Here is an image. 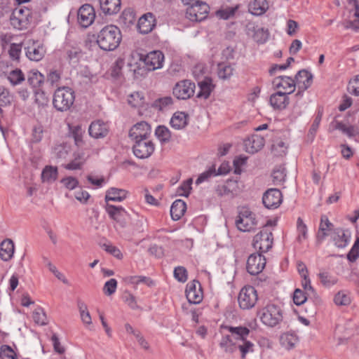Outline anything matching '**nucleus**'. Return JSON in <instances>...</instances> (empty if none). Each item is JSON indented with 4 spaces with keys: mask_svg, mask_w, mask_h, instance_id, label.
<instances>
[{
    "mask_svg": "<svg viewBox=\"0 0 359 359\" xmlns=\"http://www.w3.org/2000/svg\"><path fill=\"white\" fill-rule=\"evenodd\" d=\"M222 328L227 330L231 335L222 337L219 346L224 352L233 353L236 349L241 352V359H245L246 355L254 351V344L247 339L250 334V330L246 327L238 326H222Z\"/></svg>",
    "mask_w": 359,
    "mask_h": 359,
    "instance_id": "obj_1",
    "label": "nucleus"
},
{
    "mask_svg": "<svg viewBox=\"0 0 359 359\" xmlns=\"http://www.w3.org/2000/svg\"><path fill=\"white\" fill-rule=\"evenodd\" d=\"M122 39L121 30L117 26L110 25L104 27L97 34L96 42L105 51L116 49Z\"/></svg>",
    "mask_w": 359,
    "mask_h": 359,
    "instance_id": "obj_2",
    "label": "nucleus"
},
{
    "mask_svg": "<svg viewBox=\"0 0 359 359\" xmlns=\"http://www.w3.org/2000/svg\"><path fill=\"white\" fill-rule=\"evenodd\" d=\"M188 6L186 11L187 18L193 22H201L208 17L210 7L208 4L200 0H182Z\"/></svg>",
    "mask_w": 359,
    "mask_h": 359,
    "instance_id": "obj_3",
    "label": "nucleus"
},
{
    "mask_svg": "<svg viewBox=\"0 0 359 359\" xmlns=\"http://www.w3.org/2000/svg\"><path fill=\"white\" fill-rule=\"evenodd\" d=\"M75 100L74 91L69 87H60L55 90L53 104L60 111H66L73 105Z\"/></svg>",
    "mask_w": 359,
    "mask_h": 359,
    "instance_id": "obj_4",
    "label": "nucleus"
},
{
    "mask_svg": "<svg viewBox=\"0 0 359 359\" xmlns=\"http://www.w3.org/2000/svg\"><path fill=\"white\" fill-rule=\"evenodd\" d=\"M262 322L269 327L277 325L283 320L281 309L274 304H269L259 313Z\"/></svg>",
    "mask_w": 359,
    "mask_h": 359,
    "instance_id": "obj_5",
    "label": "nucleus"
},
{
    "mask_svg": "<svg viewBox=\"0 0 359 359\" xmlns=\"http://www.w3.org/2000/svg\"><path fill=\"white\" fill-rule=\"evenodd\" d=\"M236 225L241 231H250L257 225L255 215L248 208L243 207L238 212Z\"/></svg>",
    "mask_w": 359,
    "mask_h": 359,
    "instance_id": "obj_6",
    "label": "nucleus"
},
{
    "mask_svg": "<svg viewBox=\"0 0 359 359\" xmlns=\"http://www.w3.org/2000/svg\"><path fill=\"white\" fill-rule=\"evenodd\" d=\"M273 237L271 231L263 228L253 239L252 245L255 250H259V253L268 252L273 245Z\"/></svg>",
    "mask_w": 359,
    "mask_h": 359,
    "instance_id": "obj_7",
    "label": "nucleus"
},
{
    "mask_svg": "<svg viewBox=\"0 0 359 359\" xmlns=\"http://www.w3.org/2000/svg\"><path fill=\"white\" fill-rule=\"evenodd\" d=\"M258 299L257 290L252 286L243 287L238 294V302L241 309H250L255 306Z\"/></svg>",
    "mask_w": 359,
    "mask_h": 359,
    "instance_id": "obj_8",
    "label": "nucleus"
},
{
    "mask_svg": "<svg viewBox=\"0 0 359 359\" xmlns=\"http://www.w3.org/2000/svg\"><path fill=\"white\" fill-rule=\"evenodd\" d=\"M31 11L27 8H15L10 18L11 25L13 28L22 30L27 29L29 23Z\"/></svg>",
    "mask_w": 359,
    "mask_h": 359,
    "instance_id": "obj_9",
    "label": "nucleus"
},
{
    "mask_svg": "<svg viewBox=\"0 0 359 359\" xmlns=\"http://www.w3.org/2000/svg\"><path fill=\"white\" fill-rule=\"evenodd\" d=\"M155 150V145L150 139L134 140L133 152L134 155L140 159L147 158L151 156Z\"/></svg>",
    "mask_w": 359,
    "mask_h": 359,
    "instance_id": "obj_10",
    "label": "nucleus"
},
{
    "mask_svg": "<svg viewBox=\"0 0 359 359\" xmlns=\"http://www.w3.org/2000/svg\"><path fill=\"white\" fill-rule=\"evenodd\" d=\"M24 49L27 57L32 61H40L46 54L44 46L39 41L29 40Z\"/></svg>",
    "mask_w": 359,
    "mask_h": 359,
    "instance_id": "obj_11",
    "label": "nucleus"
},
{
    "mask_svg": "<svg viewBox=\"0 0 359 359\" xmlns=\"http://www.w3.org/2000/svg\"><path fill=\"white\" fill-rule=\"evenodd\" d=\"M196 86L190 80H182L177 82L173 88V95L177 99L187 100L194 93Z\"/></svg>",
    "mask_w": 359,
    "mask_h": 359,
    "instance_id": "obj_12",
    "label": "nucleus"
},
{
    "mask_svg": "<svg viewBox=\"0 0 359 359\" xmlns=\"http://www.w3.org/2000/svg\"><path fill=\"white\" fill-rule=\"evenodd\" d=\"M95 18V9L91 5L86 4L79 8L77 13V20L81 27H88L93 24Z\"/></svg>",
    "mask_w": 359,
    "mask_h": 359,
    "instance_id": "obj_13",
    "label": "nucleus"
},
{
    "mask_svg": "<svg viewBox=\"0 0 359 359\" xmlns=\"http://www.w3.org/2000/svg\"><path fill=\"white\" fill-rule=\"evenodd\" d=\"M262 203L268 209H276L282 203V194L276 188H271L266 191L262 196Z\"/></svg>",
    "mask_w": 359,
    "mask_h": 359,
    "instance_id": "obj_14",
    "label": "nucleus"
},
{
    "mask_svg": "<svg viewBox=\"0 0 359 359\" xmlns=\"http://www.w3.org/2000/svg\"><path fill=\"white\" fill-rule=\"evenodd\" d=\"M151 126L145 121H141L134 125L129 131V137L133 140L150 139Z\"/></svg>",
    "mask_w": 359,
    "mask_h": 359,
    "instance_id": "obj_15",
    "label": "nucleus"
},
{
    "mask_svg": "<svg viewBox=\"0 0 359 359\" xmlns=\"http://www.w3.org/2000/svg\"><path fill=\"white\" fill-rule=\"evenodd\" d=\"M266 265V259L261 253L252 254L247 260V271L251 275H257Z\"/></svg>",
    "mask_w": 359,
    "mask_h": 359,
    "instance_id": "obj_16",
    "label": "nucleus"
},
{
    "mask_svg": "<svg viewBox=\"0 0 359 359\" xmlns=\"http://www.w3.org/2000/svg\"><path fill=\"white\" fill-rule=\"evenodd\" d=\"M104 209L109 217L115 221L121 228L126 226L127 222L124 216L128 215V212L123 207L106 203Z\"/></svg>",
    "mask_w": 359,
    "mask_h": 359,
    "instance_id": "obj_17",
    "label": "nucleus"
},
{
    "mask_svg": "<svg viewBox=\"0 0 359 359\" xmlns=\"http://www.w3.org/2000/svg\"><path fill=\"white\" fill-rule=\"evenodd\" d=\"M186 297L190 304H197L203 300V292L198 281L193 280L187 285Z\"/></svg>",
    "mask_w": 359,
    "mask_h": 359,
    "instance_id": "obj_18",
    "label": "nucleus"
},
{
    "mask_svg": "<svg viewBox=\"0 0 359 359\" xmlns=\"http://www.w3.org/2000/svg\"><path fill=\"white\" fill-rule=\"evenodd\" d=\"M164 55L159 50H154L149 53L143 59V61L149 71L160 69L163 66Z\"/></svg>",
    "mask_w": 359,
    "mask_h": 359,
    "instance_id": "obj_19",
    "label": "nucleus"
},
{
    "mask_svg": "<svg viewBox=\"0 0 359 359\" xmlns=\"http://www.w3.org/2000/svg\"><path fill=\"white\" fill-rule=\"evenodd\" d=\"M294 80L295 86L297 85L299 89L296 95H301L300 90L304 91L311 86L313 82V75L307 70L302 69L298 72L295 76V79Z\"/></svg>",
    "mask_w": 359,
    "mask_h": 359,
    "instance_id": "obj_20",
    "label": "nucleus"
},
{
    "mask_svg": "<svg viewBox=\"0 0 359 359\" xmlns=\"http://www.w3.org/2000/svg\"><path fill=\"white\" fill-rule=\"evenodd\" d=\"M273 85L276 88H282L287 95L292 93L295 90V82L293 79L287 76L276 77L273 81Z\"/></svg>",
    "mask_w": 359,
    "mask_h": 359,
    "instance_id": "obj_21",
    "label": "nucleus"
},
{
    "mask_svg": "<svg viewBox=\"0 0 359 359\" xmlns=\"http://www.w3.org/2000/svg\"><path fill=\"white\" fill-rule=\"evenodd\" d=\"M264 145V139L258 135H252L244 141L245 151L255 154L259 151Z\"/></svg>",
    "mask_w": 359,
    "mask_h": 359,
    "instance_id": "obj_22",
    "label": "nucleus"
},
{
    "mask_svg": "<svg viewBox=\"0 0 359 359\" xmlns=\"http://www.w3.org/2000/svg\"><path fill=\"white\" fill-rule=\"evenodd\" d=\"M89 135L96 139L106 137L109 133L107 123L100 120L91 123L88 128Z\"/></svg>",
    "mask_w": 359,
    "mask_h": 359,
    "instance_id": "obj_23",
    "label": "nucleus"
},
{
    "mask_svg": "<svg viewBox=\"0 0 359 359\" xmlns=\"http://www.w3.org/2000/svg\"><path fill=\"white\" fill-rule=\"evenodd\" d=\"M138 29L142 34H148L156 26V18L153 13H147L140 18L138 20Z\"/></svg>",
    "mask_w": 359,
    "mask_h": 359,
    "instance_id": "obj_24",
    "label": "nucleus"
},
{
    "mask_svg": "<svg viewBox=\"0 0 359 359\" xmlns=\"http://www.w3.org/2000/svg\"><path fill=\"white\" fill-rule=\"evenodd\" d=\"M271 105L276 109H284L289 104V98L287 93L278 91L270 97Z\"/></svg>",
    "mask_w": 359,
    "mask_h": 359,
    "instance_id": "obj_25",
    "label": "nucleus"
},
{
    "mask_svg": "<svg viewBox=\"0 0 359 359\" xmlns=\"http://www.w3.org/2000/svg\"><path fill=\"white\" fill-rule=\"evenodd\" d=\"M100 9L106 15L118 13L121 8V0H99Z\"/></svg>",
    "mask_w": 359,
    "mask_h": 359,
    "instance_id": "obj_26",
    "label": "nucleus"
},
{
    "mask_svg": "<svg viewBox=\"0 0 359 359\" xmlns=\"http://www.w3.org/2000/svg\"><path fill=\"white\" fill-rule=\"evenodd\" d=\"M128 194V192L125 189L111 187L106 192L104 198L106 203L109 201L121 202L127 198Z\"/></svg>",
    "mask_w": 359,
    "mask_h": 359,
    "instance_id": "obj_27",
    "label": "nucleus"
},
{
    "mask_svg": "<svg viewBox=\"0 0 359 359\" xmlns=\"http://www.w3.org/2000/svg\"><path fill=\"white\" fill-rule=\"evenodd\" d=\"M187 209L186 203L182 200L175 201L170 208V215L173 220H179L184 214Z\"/></svg>",
    "mask_w": 359,
    "mask_h": 359,
    "instance_id": "obj_28",
    "label": "nucleus"
},
{
    "mask_svg": "<svg viewBox=\"0 0 359 359\" xmlns=\"http://www.w3.org/2000/svg\"><path fill=\"white\" fill-rule=\"evenodd\" d=\"M268 8L269 4L266 0H251L249 4V11L255 15L264 14Z\"/></svg>",
    "mask_w": 359,
    "mask_h": 359,
    "instance_id": "obj_29",
    "label": "nucleus"
},
{
    "mask_svg": "<svg viewBox=\"0 0 359 359\" xmlns=\"http://www.w3.org/2000/svg\"><path fill=\"white\" fill-rule=\"evenodd\" d=\"M14 253V243L11 240H5L1 243L0 257L4 261L10 260Z\"/></svg>",
    "mask_w": 359,
    "mask_h": 359,
    "instance_id": "obj_30",
    "label": "nucleus"
},
{
    "mask_svg": "<svg viewBox=\"0 0 359 359\" xmlns=\"http://www.w3.org/2000/svg\"><path fill=\"white\" fill-rule=\"evenodd\" d=\"M170 125L176 130L184 128L187 125V114L182 111L175 112L170 120Z\"/></svg>",
    "mask_w": 359,
    "mask_h": 359,
    "instance_id": "obj_31",
    "label": "nucleus"
},
{
    "mask_svg": "<svg viewBox=\"0 0 359 359\" xmlns=\"http://www.w3.org/2000/svg\"><path fill=\"white\" fill-rule=\"evenodd\" d=\"M199 91L196 97L199 98L207 99L212 90L211 79L205 78L203 81L198 83Z\"/></svg>",
    "mask_w": 359,
    "mask_h": 359,
    "instance_id": "obj_32",
    "label": "nucleus"
},
{
    "mask_svg": "<svg viewBox=\"0 0 359 359\" xmlns=\"http://www.w3.org/2000/svg\"><path fill=\"white\" fill-rule=\"evenodd\" d=\"M298 341V337L294 333H283L280 338V344L287 349L292 348Z\"/></svg>",
    "mask_w": 359,
    "mask_h": 359,
    "instance_id": "obj_33",
    "label": "nucleus"
},
{
    "mask_svg": "<svg viewBox=\"0 0 359 359\" xmlns=\"http://www.w3.org/2000/svg\"><path fill=\"white\" fill-rule=\"evenodd\" d=\"M44 76L38 70L32 69L28 72L27 81L33 88H37L43 83Z\"/></svg>",
    "mask_w": 359,
    "mask_h": 359,
    "instance_id": "obj_34",
    "label": "nucleus"
},
{
    "mask_svg": "<svg viewBox=\"0 0 359 359\" xmlns=\"http://www.w3.org/2000/svg\"><path fill=\"white\" fill-rule=\"evenodd\" d=\"M57 177V168L51 165H47L44 168L41 173L43 182L48 183L53 182Z\"/></svg>",
    "mask_w": 359,
    "mask_h": 359,
    "instance_id": "obj_35",
    "label": "nucleus"
},
{
    "mask_svg": "<svg viewBox=\"0 0 359 359\" xmlns=\"http://www.w3.org/2000/svg\"><path fill=\"white\" fill-rule=\"evenodd\" d=\"M239 8L238 5L235 6H226L217 10L215 13L217 17L222 20H228L233 17Z\"/></svg>",
    "mask_w": 359,
    "mask_h": 359,
    "instance_id": "obj_36",
    "label": "nucleus"
},
{
    "mask_svg": "<svg viewBox=\"0 0 359 359\" xmlns=\"http://www.w3.org/2000/svg\"><path fill=\"white\" fill-rule=\"evenodd\" d=\"M172 103V98L170 96H166L156 99L152 103L151 107L159 111H163L171 107Z\"/></svg>",
    "mask_w": 359,
    "mask_h": 359,
    "instance_id": "obj_37",
    "label": "nucleus"
},
{
    "mask_svg": "<svg viewBox=\"0 0 359 359\" xmlns=\"http://www.w3.org/2000/svg\"><path fill=\"white\" fill-rule=\"evenodd\" d=\"M334 244L339 248H345L348 242V236L342 229H337L333 236Z\"/></svg>",
    "mask_w": 359,
    "mask_h": 359,
    "instance_id": "obj_38",
    "label": "nucleus"
},
{
    "mask_svg": "<svg viewBox=\"0 0 359 359\" xmlns=\"http://www.w3.org/2000/svg\"><path fill=\"white\" fill-rule=\"evenodd\" d=\"M332 226V224L329 221L328 218L323 215L320 219V224L317 235V238L319 241L323 240L327 235V231L330 229V227Z\"/></svg>",
    "mask_w": 359,
    "mask_h": 359,
    "instance_id": "obj_39",
    "label": "nucleus"
},
{
    "mask_svg": "<svg viewBox=\"0 0 359 359\" xmlns=\"http://www.w3.org/2000/svg\"><path fill=\"white\" fill-rule=\"evenodd\" d=\"M218 76L222 79H229L233 73V68L227 63H219L218 65Z\"/></svg>",
    "mask_w": 359,
    "mask_h": 359,
    "instance_id": "obj_40",
    "label": "nucleus"
},
{
    "mask_svg": "<svg viewBox=\"0 0 359 359\" xmlns=\"http://www.w3.org/2000/svg\"><path fill=\"white\" fill-rule=\"evenodd\" d=\"M286 177L285 169L282 165L276 167L271 174L273 182L276 185L280 184L285 181Z\"/></svg>",
    "mask_w": 359,
    "mask_h": 359,
    "instance_id": "obj_41",
    "label": "nucleus"
},
{
    "mask_svg": "<svg viewBox=\"0 0 359 359\" xmlns=\"http://www.w3.org/2000/svg\"><path fill=\"white\" fill-rule=\"evenodd\" d=\"M287 147L283 140H277L272 144L271 151L275 156H283L287 154Z\"/></svg>",
    "mask_w": 359,
    "mask_h": 359,
    "instance_id": "obj_42",
    "label": "nucleus"
},
{
    "mask_svg": "<svg viewBox=\"0 0 359 359\" xmlns=\"http://www.w3.org/2000/svg\"><path fill=\"white\" fill-rule=\"evenodd\" d=\"M8 79L13 86H16L25 81V75L20 69H15L9 72Z\"/></svg>",
    "mask_w": 359,
    "mask_h": 359,
    "instance_id": "obj_43",
    "label": "nucleus"
},
{
    "mask_svg": "<svg viewBox=\"0 0 359 359\" xmlns=\"http://www.w3.org/2000/svg\"><path fill=\"white\" fill-rule=\"evenodd\" d=\"M155 135L162 143L168 142L171 137L170 130L164 126H158L155 130Z\"/></svg>",
    "mask_w": 359,
    "mask_h": 359,
    "instance_id": "obj_44",
    "label": "nucleus"
},
{
    "mask_svg": "<svg viewBox=\"0 0 359 359\" xmlns=\"http://www.w3.org/2000/svg\"><path fill=\"white\" fill-rule=\"evenodd\" d=\"M144 97L142 93L135 92L132 93L128 99V104L133 107H140L144 104Z\"/></svg>",
    "mask_w": 359,
    "mask_h": 359,
    "instance_id": "obj_45",
    "label": "nucleus"
},
{
    "mask_svg": "<svg viewBox=\"0 0 359 359\" xmlns=\"http://www.w3.org/2000/svg\"><path fill=\"white\" fill-rule=\"evenodd\" d=\"M32 318L35 323L39 325H45L46 323V315L41 307L36 308L32 313Z\"/></svg>",
    "mask_w": 359,
    "mask_h": 359,
    "instance_id": "obj_46",
    "label": "nucleus"
},
{
    "mask_svg": "<svg viewBox=\"0 0 359 359\" xmlns=\"http://www.w3.org/2000/svg\"><path fill=\"white\" fill-rule=\"evenodd\" d=\"M1 359H18V355L14 350L8 345H2L0 347Z\"/></svg>",
    "mask_w": 359,
    "mask_h": 359,
    "instance_id": "obj_47",
    "label": "nucleus"
},
{
    "mask_svg": "<svg viewBox=\"0 0 359 359\" xmlns=\"http://www.w3.org/2000/svg\"><path fill=\"white\" fill-rule=\"evenodd\" d=\"M297 229L299 233L297 239L299 243H302L307 238V227L301 217L297 219Z\"/></svg>",
    "mask_w": 359,
    "mask_h": 359,
    "instance_id": "obj_48",
    "label": "nucleus"
},
{
    "mask_svg": "<svg viewBox=\"0 0 359 359\" xmlns=\"http://www.w3.org/2000/svg\"><path fill=\"white\" fill-rule=\"evenodd\" d=\"M319 278L322 284L327 287H330L335 285L337 282V279L330 275L327 272H321L319 273Z\"/></svg>",
    "mask_w": 359,
    "mask_h": 359,
    "instance_id": "obj_49",
    "label": "nucleus"
},
{
    "mask_svg": "<svg viewBox=\"0 0 359 359\" xmlns=\"http://www.w3.org/2000/svg\"><path fill=\"white\" fill-rule=\"evenodd\" d=\"M13 100L12 95L7 88L0 86V106H7L11 103Z\"/></svg>",
    "mask_w": 359,
    "mask_h": 359,
    "instance_id": "obj_50",
    "label": "nucleus"
},
{
    "mask_svg": "<svg viewBox=\"0 0 359 359\" xmlns=\"http://www.w3.org/2000/svg\"><path fill=\"white\" fill-rule=\"evenodd\" d=\"M217 174L216 173V169L215 165H212L206 171L202 172L196 180V184H199L205 181L208 180V179L212 176H216Z\"/></svg>",
    "mask_w": 359,
    "mask_h": 359,
    "instance_id": "obj_51",
    "label": "nucleus"
},
{
    "mask_svg": "<svg viewBox=\"0 0 359 359\" xmlns=\"http://www.w3.org/2000/svg\"><path fill=\"white\" fill-rule=\"evenodd\" d=\"M334 302L338 306H346L351 303V298L344 292L340 291L334 296Z\"/></svg>",
    "mask_w": 359,
    "mask_h": 359,
    "instance_id": "obj_52",
    "label": "nucleus"
},
{
    "mask_svg": "<svg viewBox=\"0 0 359 359\" xmlns=\"http://www.w3.org/2000/svg\"><path fill=\"white\" fill-rule=\"evenodd\" d=\"M359 257V237H357L351 250L347 254V259L351 262H354Z\"/></svg>",
    "mask_w": 359,
    "mask_h": 359,
    "instance_id": "obj_53",
    "label": "nucleus"
},
{
    "mask_svg": "<svg viewBox=\"0 0 359 359\" xmlns=\"http://www.w3.org/2000/svg\"><path fill=\"white\" fill-rule=\"evenodd\" d=\"M70 133L74 139L75 144L79 146L82 143L83 131L80 126L70 127Z\"/></svg>",
    "mask_w": 359,
    "mask_h": 359,
    "instance_id": "obj_54",
    "label": "nucleus"
},
{
    "mask_svg": "<svg viewBox=\"0 0 359 359\" xmlns=\"http://www.w3.org/2000/svg\"><path fill=\"white\" fill-rule=\"evenodd\" d=\"M307 294L300 289H296L293 294L294 303L297 305L303 304L307 299Z\"/></svg>",
    "mask_w": 359,
    "mask_h": 359,
    "instance_id": "obj_55",
    "label": "nucleus"
},
{
    "mask_svg": "<svg viewBox=\"0 0 359 359\" xmlns=\"http://www.w3.org/2000/svg\"><path fill=\"white\" fill-rule=\"evenodd\" d=\"M302 278V286L304 288V292H305L307 295L316 296V290L311 284V280L309 278V276Z\"/></svg>",
    "mask_w": 359,
    "mask_h": 359,
    "instance_id": "obj_56",
    "label": "nucleus"
},
{
    "mask_svg": "<svg viewBox=\"0 0 359 359\" xmlns=\"http://www.w3.org/2000/svg\"><path fill=\"white\" fill-rule=\"evenodd\" d=\"M117 287V281L114 278H111L109 280L107 281L103 287L104 293L110 296L113 294L116 290Z\"/></svg>",
    "mask_w": 359,
    "mask_h": 359,
    "instance_id": "obj_57",
    "label": "nucleus"
},
{
    "mask_svg": "<svg viewBox=\"0 0 359 359\" xmlns=\"http://www.w3.org/2000/svg\"><path fill=\"white\" fill-rule=\"evenodd\" d=\"M192 179L189 178L184 182L182 185L177 189V193L179 196L187 197L191 189Z\"/></svg>",
    "mask_w": 359,
    "mask_h": 359,
    "instance_id": "obj_58",
    "label": "nucleus"
},
{
    "mask_svg": "<svg viewBox=\"0 0 359 359\" xmlns=\"http://www.w3.org/2000/svg\"><path fill=\"white\" fill-rule=\"evenodd\" d=\"M174 276L180 282L184 283L187 280V271L183 266H177L174 270Z\"/></svg>",
    "mask_w": 359,
    "mask_h": 359,
    "instance_id": "obj_59",
    "label": "nucleus"
},
{
    "mask_svg": "<svg viewBox=\"0 0 359 359\" xmlns=\"http://www.w3.org/2000/svg\"><path fill=\"white\" fill-rule=\"evenodd\" d=\"M254 39L259 43H264L268 39V32L263 28H259L255 32Z\"/></svg>",
    "mask_w": 359,
    "mask_h": 359,
    "instance_id": "obj_60",
    "label": "nucleus"
},
{
    "mask_svg": "<svg viewBox=\"0 0 359 359\" xmlns=\"http://www.w3.org/2000/svg\"><path fill=\"white\" fill-rule=\"evenodd\" d=\"M22 46L19 43H12L9 49L10 57L15 60H19L21 53Z\"/></svg>",
    "mask_w": 359,
    "mask_h": 359,
    "instance_id": "obj_61",
    "label": "nucleus"
},
{
    "mask_svg": "<svg viewBox=\"0 0 359 359\" xmlns=\"http://www.w3.org/2000/svg\"><path fill=\"white\" fill-rule=\"evenodd\" d=\"M34 102L39 107H43L48 104V98L44 92L41 90H36L34 93Z\"/></svg>",
    "mask_w": 359,
    "mask_h": 359,
    "instance_id": "obj_62",
    "label": "nucleus"
},
{
    "mask_svg": "<svg viewBox=\"0 0 359 359\" xmlns=\"http://www.w3.org/2000/svg\"><path fill=\"white\" fill-rule=\"evenodd\" d=\"M43 127L41 125H36L32 129V141L34 143L39 142L43 137Z\"/></svg>",
    "mask_w": 359,
    "mask_h": 359,
    "instance_id": "obj_63",
    "label": "nucleus"
},
{
    "mask_svg": "<svg viewBox=\"0 0 359 359\" xmlns=\"http://www.w3.org/2000/svg\"><path fill=\"white\" fill-rule=\"evenodd\" d=\"M124 302L132 309H136L138 308L137 304L136 298L129 292H125L123 295Z\"/></svg>",
    "mask_w": 359,
    "mask_h": 359,
    "instance_id": "obj_64",
    "label": "nucleus"
}]
</instances>
